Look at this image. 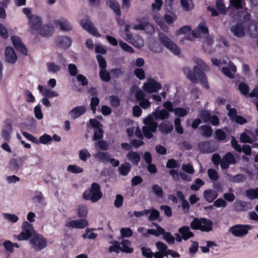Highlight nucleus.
Returning <instances> with one entry per match:
<instances>
[{
    "instance_id": "f257e3e1",
    "label": "nucleus",
    "mask_w": 258,
    "mask_h": 258,
    "mask_svg": "<svg viewBox=\"0 0 258 258\" xmlns=\"http://www.w3.org/2000/svg\"><path fill=\"white\" fill-rule=\"evenodd\" d=\"M195 84L200 83L201 85L206 89H209V86L207 76L204 72H208L210 68L203 60L199 58H195Z\"/></svg>"
},
{
    "instance_id": "f03ea898",
    "label": "nucleus",
    "mask_w": 258,
    "mask_h": 258,
    "mask_svg": "<svg viewBox=\"0 0 258 258\" xmlns=\"http://www.w3.org/2000/svg\"><path fill=\"white\" fill-rule=\"evenodd\" d=\"M102 197V193L100 185L93 182L89 188L85 190L83 194V198L85 200H90L92 203L98 201Z\"/></svg>"
},
{
    "instance_id": "7ed1b4c3",
    "label": "nucleus",
    "mask_w": 258,
    "mask_h": 258,
    "mask_svg": "<svg viewBox=\"0 0 258 258\" xmlns=\"http://www.w3.org/2000/svg\"><path fill=\"white\" fill-rule=\"evenodd\" d=\"M159 39L160 42L173 53L175 55L180 54V49L178 46L172 41L164 33H160L159 34Z\"/></svg>"
},
{
    "instance_id": "20e7f679",
    "label": "nucleus",
    "mask_w": 258,
    "mask_h": 258,
    "mask_svg": "<svg viewBox=\"0 0 258 258\" xmlns=\"http://www.w3.org/2000/svg\"><path fill=\"white\" fill-rule=\"evenodd\" d=\"M130 26L126 25L124 29L125 33V40L134 46L138 48H141L143 46V40L140 36H134L130 32Z\"/></svg>"
},
{
    "instance_id": "39448f33",
    "label": "nucleus",
    "mask_w": 258,
    "mask_h": 258,
    "mask_svg": "<svg viewBox=\"0 0 258 258\" xmlns=\"http://www.w3.org/2000/svg\"><path fill=\"white\" fill-rule=\"evenodd\" d=\"M139 24L134 26V29L136 30H144L145 32L149 34H153L155 33V28L153 25L150 23L148 20L144 18L138 19Z\"/></svg>"
},
{
    "instance_id": "423d86ee",
    "label": "nucleus",
    "mask_w": 258,
    "mask_h": 258,
    "mask_svg": "<svg viewBox=\"0 0 258 258\" xmlns=\"http://www.w3.org/2000/svg\"><path fill=\"white\" fill-rule=\"evenodd\" d=\"M30 243L33 247L37 251H40L45 248L47 245V241L40 234H36L34 235L30 240Z\"/></svg>"
},
{
    "instance_id": "0eeeda50",
    "label": "nucleus",
    "mask_w": 258,
    "mask_h": 258,
    "mask_svg": "<svg viewBox=\"0 0 258 258\" xmlns=\"http://www.w3.org/2000/svg\"><path fill=\"white\" fill-rule=\"evenodd\" d=\"M213 222L209 219L201 218L199 219L195 217V230L209 232L212 229Z\"/></svg>"
},
{
    "instance_id": "6e6552de",
    "label": "nucleus",
    "mask_w": 258,
    "mask_h": 258,
    "mask_svg": "<svg viewBox=\"0 0 258 258\" xmlns=\"http://www.w3.org/2000/svg\"><path fill=\"white\" fill-rule=\"evenodd\" d=\"M22 228V232L17 236L18 240H26L29 239L32 236L33 231L32 224L27 221H24L23 223Z\"/></svg>"
},
{
    "instance_id": "1a4fd4ad",
    "label": "nucleus",
    "mask_w": 258,
    "mask_h": 258,
    "mask_svg": "<svg viewBox=\"0 0 258 258\" xmlns=\"http://www.w3.org/2000/svg\"><path fill=\"white\" fill-rule=\"evenodd\" d=\"M251 228V226L249 225L237 224L231 227L229 231L236 237H243L248 233Z\"/></svg>"
},
{
    "instance_id": "9d476101",
    "label": "nucleus",
    "mask_w": 258,
    "mask_h": 258,
    "mask_svg": "<svg viewBox=\"0 0 258 258\" xmlns=\"http://www.w3.org/2000/svg\"><path fill=\"white\" fill-rule=\"evenodd\" d=\"M181 34H184V36L180 40V43H183L185 40H188L190 41H192L193 40L194 30H191V29L189 26H183L176 31V36H178Z\"/></svg>"
},
{
    "instance_id": "9b49d317",
    "label": "nucleus",
    "mask_w": 258,
    "mask_h": 258,
    "mask_svg": "<svg viewBox=\"0 0 258 258\" xmlns=\"http://www.w3.org/2000/svg\"><path fill=\"white\" fill-rule=\"evenodd\" d=\"M80 25L84 29L91 35L98 37L101 36V34L98 32L97 28L93 26V23L89 19H82L80 21Z\"/></svg>"
},
{
    "instance_id": "f8f14e48",
    "label": "nucleus",
    "mask_w": 258,
    "mask_h": 258,
    "mask_svg": "<svg viewBox=\"0 0 258 258\" xmlns=\"http://www.w3.org/2000/svg\"><path fill=\"white\" fill-rule=\"evenodd\" d=\"M162 88L160 83L150 79L144 85V90L147 93H156Z\"/></svg>"
},
{
    "instance_id": "ddd939ff",
    "label": "nucleus",
    "mask_w": 258,
    "mask_h": 258,
    "mask_svg": "<svg viewBox=\"0 0 258 258\" xmlns=\"http://www.w3.org/2000/svg\"><path fill=\"white\" fill-rule=\"evenodd\" d=\"M198 148L201 152L203 153H211L218 150V147H215L210 141L200 142L198 144Z\"/></svg>"
},
{
    "instance_id": "4468645a",
    "label": "nucleus",
    "mask_w": 258,
    "mask_h": 258,
    "mask_svg": "<svg viewBox=\"0 0 258 258\" xmlns=\"http://www.w3.org/2000/svg\"><path fill=\"white\" fill-rule=\"evenodd\" d=\"M88 225V222L85 218L70 221L66 223V227L69 228L83 229Z\"/></svg>"
},
{
    "instance_id": "2eb2a0df",
    "label": "nucleus",
    "mask_w": 258,
    "mask_h": 258,
    "mask_svg": "<svg viewBox=\"0 0 258 258\" xmlns=\"http://www.w3.org/2000/svg\"><path fill=\"white\" fill-rule=\"evenodd\" d=\"M12 41L15 49L22 54L27 55L28 54V49L23 43L20 37L16 36L12 37Z\"/></svg>"
},
{
    "instance_id": "dca6fc26",
    "label": "nucleus",
    "mask_w": 258,
    "mask_h": 258,
    "mask_svg": "<svg viewBox=\"0 0 258 258\" xmlns=\"http://www.w3.org/2000/svg\"><path fill=\"white\" fill-rule=\"evenodd\" d=\"M145 94L141 90L137 91L135 94V98L139 102L140 106L144 109L148 108L151 105L150 101L145 98Z\"/></svg>"
},
{
    "instance_id": "f3484780",
    "label": "nucleus",
    "mask_w": 258,
    "mask_h": 258,
    "mask_svg": "<svg viewBox=\"0 0 258 258\" xmlns=\"http://www.w3.org/2000/svg\"><path fill=\"white\" fill-rule=\"evenodd\" d=\"M236 159L231 152L227 153L223 156L221 163V167L222 169H227L229 167V164L236 163Z\"/></svg>"
},
{
    "instance_id": "a211bd4d",
    "label": "nucleus",
    "mask_w": 258,
    "mask_h": 258,
    "mask_svg": "<svg viewBox=\"0 0 258 258\" xmlns=\"http://www.w3.org/2000/svg\"><path fill=\"white\" fill-rule=\"evenodd\" d=\"M56 46L58 47L68 49L72 44L71 39L66 36H58L55 39Z\"/></svg>"
},
{
    "instance_id": "6ab92c4d",
    "label": "nucleus",
    "mask_w": 258,
    "mask_h": 258,
    "mask_svg": "<svg viewBox=\"0 0 258 258\" xmlns=\"http://www.w3.org/2000/svg\"><path fill=\"white\" fill-rule=\"evenodd\" d=\"M28 24L31 30L38 31L42 25V19L37 15L31 16L28 19Z\"/></svg>"
},
{
    "instance_id": "aec40b11",
    "label": "nucleus",
    "mask_w": 258,
    "mask_h": 258,
    "mask_svg": "<svg viewBox=\"0 0 258 258\" xmlns=\"http://www.w3.org/2000/svg\"><path fill=\"white\" fill-rule=\"evenodd\" d=\"M39 34L43 37H49L52 35L54 32V27L50 24L42 25L39 29Z\"/></svg>"
},
{
    "instance_id": "412c9836",
    "label": "nucleus",
    "mask_w": 258,
    "mask_h": 258,
    "mask_svg": "<svg viewBox=\"0 0 258 258\" xmlns=\"http://www.w3.org/2000/svg\"><path fill=\"white\" fill-rule=\"evenodd\" d=\"M230 31L237 37L241 38L245 35V28L242 23H237L232 26Z\"/></svg>"
},
{
    "instance_id": "4be33fe9",
    "label": "nucleus",
    "mask_w": 258,
    "mask_h": 258,
    "mask_svg": "<svg viewBox=\"0 0 258 258\" xmlns=\"http://www.w3.org/2000/svg\"><path fill=\"white\" fill-rule=\"evenodd\" d=\"M209 34L208 28L204 22L200 23L197 29L195 30V38H202L203 35H207Z\"/></svg>"
},
{
    "instance_id": "5701e85b",
    "label": "nucleus",
    "mask_w": 258,
    "mask_h": 258,
    "mask_svg": "<svg viewBox=\"0 0 258 258\" xmlns=\"http://www.w3.org/2000/svg\"><path fill=\"white\" fill-rule=\"evenodd\" d=\"M5 57L7 61L14 64L17 60V55L13 47L8 46L5 49Z\"/></svg>"
},
{
    "instance_id": "b1692460",
    "label": "nucleus",
    "mask_w": 258,
    "mask_h": 258,
    "mask_svg": "<svg viewBox=\"0 0 258 258\" xmlns=\"http://www.w3.org/2000/svg\"><path fill=\"white\" fill-rule=\"evenodd\" d=\"M86 110V107L84 105L77 106L69 111V114L72 118L75 119L84 114Z\"/></svg>"
},
{
    "instance_id": "393cba45",
    "label": "nucleus",
    "mask_w": 258,
    "mask_h": 258,
    "mask_svg": "<svg viewBox=\"0 0 258 258\" xmlns=\"http://www.w3.org/2000/svg\"><path fill=\"white\" fill-rule=\"evenodd\" d=\"M214 43L213 38L210 35H207L205 38L203 44V49L206 52L211 53L213 50L212 49V45Z\"/></svg>"
},
{
    "instance_id": "a878e982",
    "label": "nucleus",
    "mask_w": 258,
    "mask_h": 258,
    "mask_svg": "<svg viewBox=\"0 0 258 258\" xmlns=\"http://www.w3.org/2000/svg\"><path fill=\"white\" fill-rule=\"evenodd\" d=\"M27 159V157H19L18 160L19 162H20L21 164L19 165L18 163V161L16 159H13L10 161L9 166L11 170L17 172L20 166H22L23 165V163L25 160Z\"/></svg>"
},
{
    "instance_id": "bb28decb",
    "label": "nucleus",
    "mask_w": 258,
    "mask_h": 258,
    "mask_svg": "<svg viewBox=\"0 0 258 258\" xmlns=\"http://www.w3.org/2000/svg\"><path fill=\"white\" fill-rule=\"evenodd\" d=\"M236 71V66L232 62H230L228 66L223 67L222 72L227 77L232 79L234 77V73Z\"/></svg>"
},
{
    "instance_id": "cd10ccee",
    "label": "nucleus",
    "mask_w": 258,
    "mask_h": 258,
    "mask_svg": "<svg viewBox=\"0 0 258 258\" xmlns=\"http://www.w3.org/2000/svg\"><path fill=\"white\" fill-rule=\"evenodd\" d=\"M250 203L245 201L237 200L233 204L234 209L238 212L247 211L249 209Z\"/></svg>"
},
{
    "instance_id": "c85d7f7f",
    "label": "nucleus",
    "mask_w": 258,
    "mask_h": 258,
    "mask_svg": "<svg viewBox=\"0 0 258 258\" xmlns=\"http://www.w3.org/2000/svg\"><path fill=\"white\" fill-rule=\"evenodd\" d=\"M54 23L56 26H59L60 29L63 31H69L73 29L72 26L67 19L56 20Z\"/></svg>"
},
{
    "instance_id": "c756f323",
    "label": "nucleus",
    "mask_w": 258,
    "mask_h": 258,
    "mask_svg": "<svg viewBox=\"0 0 258 258\" xmlns=\"http://www.w3.org/2000/svg\"><path fill=\"white\" fill-rule=\"evenodd\" d=\"M176 195L177 197L182 202L181 206L184 213H187L190 208L188 202L185 199L184 195L180 190L177 191Z\"/></svg>"
},
{
    "instance_id": "7c9ffc66",
    "label": "nucleus",
    "mask_w": 258,
    "mask_h": 258,
    "mask_svg": "<svg viewBox=\"0 0 258 258\" xmlns=\"http://www.w3.org/2000/svg\"><path fill=\"white\" fill-rule=\"evenodd\" d=\"M204 197L207 202L209 203H212L218 197V193L214 189H209L204 191Z\"/></svg>"
},
{
    "instance_id": "2f4dec72",
    "label": "nucleus",
    "mask_w": 258,
    "mask_h": 258,
    "mask_svg": "<svg viewBox=\"0 0 258 258\" xmlns=\"http://www.w3.org/2000/svg\"><path fill=\"white\" fill-rule=\"evenodd\" d=\"M153 115L156 119H165L169 118V113L165 109L159 110L157 109L153 112Z\"/></svg>"
},
{
    "instance_id": "473e14b6",
    "label": "nucleus",
    "mask_w": 258,
    "mask_h": 258,
    "mask_svg": "<svg viewBox=\"0 0 258 258\" xmlns=\"http://www.w3.org/2000/svg\"><path fill=\"white\" fill-rule=\"evenodd\" d=\"M106 4L111 9L114 11L118 17L121 15L120 6L117 1L115 0H108L106 1Z\"/></svg>"
},
{
    "instance_id": "72a5a7b5",
    "label": "nucleus",
    "mask_w": 258,
    "mask_h": 258,
    "mask_svg": "<svg viewBox=\"0 0 258 258\" xmlns=\"http://www.w3.org/2000/svg\"><path fill=\"white\" fill-rule=\"evenodd\" d=\"M245 5L244 0H229V7L236 10L243 9Z\"/></svg>"
},
{
    "instance_id": "f704fd0d",
    "label": "nucleus",
    "mask_w": 258,
    "mask_h": 258,
    "mask_svg": "<svg viewBox=\"0 0 258 258\" xmlns=\"http://www.w3.org/2000/svg\"><path fill=\"white\" fill-rule=\"evenodd\" d=\"M178 232L181 234L183 239L186 240L193 236V234L190 231L189 228L187 226H184L178 229Z\"/></svg>"
},
{
    "instance_id": "c9c22d12",
    "label": "nucleus",
    "mask_w": 258,
    "mask_h": 258,
    "mask_svg": "<svg viewBox=\"0 0 258 258\" xmlns=\"http://www.w3.org/2000/svg\"><path fill=\"white\" fill-rule=\"evenodd\" d=\"M6 129H4L2 131V136L4 140L7 142L9 141L11 136L10 133L13 131L12 125L10 123H7L5 125Z\"/></svg>"
},
{
    "instance_id": "e433bc0d",
    "label": "nucleus",
    "mask_w": 258,
    "mask_h": 258,
    "mask_svg": "<svg viewBox=\"0 0 258 258\" xmlns=\"http://www.w3.org/2000/svg\"><path fill=\"white\" fill-rule=\"evenodd\" d=\"M159 129L161 133L164 134H169L173 129L172 124L168 122H163L159 124Z\"/></svg>"
},
{
    "instance_id": "4c0bfd02",
    "label": "nucleus",
    "mask_w": 258,
    "mask_h": 258,
    "mask_svg": "<svg viewBox=\"0 0 258 258\" xmlns=\"http://www.w3.org/2000/svg\"><path fill=\"white\" fill-rule=\"evenodd\" d=\"M131 165L128 162L121 164L118 167L119 174L122 176H126L131 170Z\"/></svg>"
},
{
    "instance_id": "58836bf2",
    "label": "nucleus",
    "mask_w": 258,
    "mask_h": 258,
    "mask_svg": "<svg viewBox=\"0 0 258 258\" xmlns=\"http://www.w3.org/2000/svg\"><path fill=\"white\" fill-rule=\"evenodd\" d=\"M126 157L127 159L131 161L133 164L137 165L141 159L139 154L137 152L132 151L129 152Z\"/></svg>"
},
{
    "instance_id": "ea45409f",
    "label": "nucleus",
    "mask_w": 258,
    "mask_h": 258,
    "mask_svg": "<svg viewBox=\"0 0 258 258\" xmlns=\"http://www.w3.org/2000/svg\"><path fill=\"white\" fill-rule=\"evenodd\" d=\"M121 244L122 245V247H120V250L121 251L127 253H131L133 252V248L130 247V245H131V242L128 240H123L121 242Z\"/></svg>"
},
{
    "instance_id": "a19ab883",
    "label": "nucleus",
    "mask_w": 258,
    "mask_h": 258,
    "mask_svg": "<svg viewBox=\"0 0 258 258\" xmlns=\"http://www.w3.org/2000/svg\"><path fill=\"white\" fill-rule=\"evenodd\" d=\"M226 137L227 135L226 133L222 129H217L215 132V138L219 142H226Z\"/></svg>"
},
{
    "instance_id": "79ce46f5",
    "label": "nucleus",
    "mask_w": 258,
    "mask_h": 258,
    "mask_svg": "<svg viewBox=\"0 0 258 258\" xmlns=\"http://www.w3.org/2000/svg\"><path fill=\"white\" fill-rule=\"evenodd\" d=\"M95 157L99 161L107 163L110 159V155L108 153L100 152L96 154Z\"/></svg>"
},
{
    "instance_id": "37998d69",
    "label": "nucleus",
    "mask_w": 258,
    "mask_h": 258,
    "mask_svg": "<svg viewBox=\"0 0 258 258\" xmlns=\"http://www.w3.org/2000/svg\"><path fill=\"white\" fill-rule=\"evenodd\" d=\"M200 129L202 131V135L203 137L209 138L212 135L213 130L212 127L207 125H202Z\"/></svg>"
},
{
    "instance_id": "c03bdc74",
    "label": "nucleus",
    "mask_w": 258,
    "mask_h": 258,
    "mask_svg": "<svg viewBox=\"0 0 258 258\" xmlns=\"http://www.w3.org/2000/svg\"><path fill=\"white\" fill-rule=\"evenodd\" d=\"M245 196L250 200L258 199V187L246 190L245 191Z\"/></svg>"
},
{
    "instance_id": "a18cd8bd",
    "label": "nucleus",
    "mask_w": 258,
    "mask_h": 258,
    "mask_svg": "<svg viewBox=\"0 0 258 258\" xmlns=\"http://www.w3.org/2000/svg\"><path fill=\"white\" fill-rule=\"evenodd\" d=\"M216 7L221 14H225L226 13V9L223 0H217L216 2Z\"/></svg>"
},
{
    "instance_id": "49530a36",
    "label": "nucleus",
    "mask_w": 258,
    "mask_h": 258,
    "mask_svg": "<svg viewBox=\"0 0 258 258\" xmlns=\"http://www.w3.org/2000/svg\"><path fill=\"white\" fill-rule=\"evenodd\" d=\"M78 217L81 219L85 218L88 214V209L85 205H81L78 208Z\"/></svg>"
},
{
    "instance_id": "de8ad7c7",
    "label": "nucleus",
    "mask_w": 258,
    "mask_h": 258,
    "mask_svg": "<svg viewBox=\"0 0 258 258\" xmlns=\"http://www.w3.org/2000/svg\"><path fill=\"white\" fill-rule=\"evenodd\" d=\"M99 77L100 79L104 82H108L111 79L110 73L106 71V69L100 70Z\"/></svg>"
},
{
    "instance_id": "09e8293b",
    "label": "nucleus",
    "mask_w": 258,
    "mask_h": 258,
    "mask_svg": "<svg viewBox=\"0 0 258 258\" xmlns=\"http://www.w3.org/2000/svg\"><path fill=\"white\" fill-rule=\"evenodd\" d=\"M249 89L248 86L244 82H241L238 85V90L240 93L244 96L248 95Z\"/></svg>"
},
{
    "instance_id": "8fccbe9b",
    "label": "nucleus",
    "mask_w": 258,
    "mask_h": 258,
    "mask_svg": "<svg viewBox=\"0 0 258 258\" xmlns=\"http://www.w3.org/2000/svg\"><path fill=\"white\" fill-rule=\"evenodd\" d=\"M152 191L156 197L160 198L163 197V191L162 188L158 184H153L152 187Z\"/></svg>"
},
{
    "instance_id": "3c124183",
    "label": "nucleus",
    "mask_w": 258,
    "mask_h": 258,
    "mask_svg": "<svg viewBox=\"0 0 258 258\" xmlns=\"http://www.w3.org/2000/svg\"><path fill=\"white\" fill-rule=\"evenodd\" d=\"M96 58L99 64V67L100 70H104L106 69L107 68V63L105 59L104 58L103 56L100 54H98L96 55Z\"/></svg>"
},
{
    "instance_id": "603ef678",
    "label": "nucleus",
    "mask_w": 258,
    "mask_h": 258,
    "mask_svg": "<svg viewBox=\"0 0 258 258\" xmlns=\"http://www.w3.org/2000/svg\"><path fill=\"white\" fill-rule=\"evenodd\" d=\"M211 116V113L206 110H202L200 113V117L205 123L209 122Z\"/></svg>"
},
{
    "instance_id": "864d4df0",
    "label": "nucleus",
    "mask_w": 258,
    "mask_h": 258,
    "mask_svg": "<svg viewBox=\"0 0 258 258\" xmlns=\"http://www.w3.org/2000/svg\"><path fill=\"white\" fill-rule=\"evenodd\" d=\"M47 70L49 72L55 73L59 71L60 68L59 66L56 64L54 62H49L47 63Z\"/></svg>"
},
{
    "instance_id": "5fc2aeb1",
    "label": "nucleus",
    "mask_w": 258,
    "mask_h": 258,
    "mask_svg": "<svg viewBox=\"0 0 258 258\" xmlns=\"http://www.w3.org/2000/svg\"><path fill=\"white\" fill-rule=\"evenodd\" d=\"M90 157L91 154L87 149L84 148L80 151L79 158L82 161H86Z\"/></svg>"
},
{
    "instance_id": "6e6d98bb",
    "label": "nucleus",
    "mask_w": 258,
    "mask_h": 258,
    "mask_svg": "<svg viewBox=\"0 0 258 258\" xmlns=\"http://www.w3.org/2000/svg\"><path fill=\"white\" fill-rule=\"evenodd\" d=\"M100 103V100L97 97H93L91 99L90 107L93 113H95L96 107Z\"/></svg>"
},
{
    "instance_id": "4d7b16f0",
    "label": "nucleus",
    "mask_w": 258,
    "mask_h": 258,
    "mask_svg": "<svg viewBox=\"0 0 258 258\" xmlns=\"http://www.w3.org/2000/svg\"><path fill=\"white\" fill-rule=\"evenodd\" d=\"M119 44L120 47L125 51L130 53H133L135 51L134 49L128 44L124 42L122 40L119 41Z\"/></svg>"
},
{
    "instance_id": "13d9d810",
    "label": "nucleus",
    "mask_w": 258,
    "mask_h": 258,
    "mask_svg": "<svg viewBox=\"0 0 258 258\" xmlns=\"http://www.w3.org/2000/svg\"><path fill=\"white\" fill-rule=\"evenodd\" d=\"M43 95L49 99L54 97L58 96V94L56 91L45 88L43 92Z\"/></svg>"
},
{
    "instance_id": "bf43d9fd",
    "label": "nucleus",
    "mask_w": 258,
    "mask_h": 258,
    "mask_svg": "<svg viewBox=\"0 0 258 258\" xmlns=\"http://www.w3.org/2000/svg\"><path fill=\"white\" fill-rule=\"evenodd\" d=\"M141 250L144 256L146 258H153V252L150 248L143 246L141 247Z\"/></svg>"
},
{
    "instance_id": "052dcab7",
    "label": "nucleus",
    "mask_w": 258,
    "mask_h": 258,
    "mask_svg": "<svg viewBox=\"0 0 258 258\" xmlns=\"http://www.w3.org/2000/svg\"><path fill=\"white\" fill-rule=\"evenodd\" d=\"M103 137V131L102 128V127L94 128V133L93 136V140L97 141L98 140H100Z\"/></svg>"
},
{
    "instance_id": "680f3d73",
    "label": "nucleus",
    "mask_w": 258,
    "mask_h": 258,
    "mask_svg": "<svg viewBox=\"0 0 258 258\" xmlns=\"http://www.w3.org/2000/svg\"><path fill=\"white\" fill-rule=\"evenodd\" d=\"M67 170L73 173H80L83 171V169L77 165H70L67 167Z\"/></svg>"
},
{
    "instance_id": "e2e57ef3",
    "label": "nucleus",
    "mask_w": 258,
    "mask_h": 258,
    "mask_svg": "<svg viewBox=\"0 0 258 258\" xmlns=\"http://www.w3.org/2000/svg\"><path fill=\"white\" fill-rule=\"evenodd\" d=\"M183 71L191 82L194 83V71L187 67H184L183 68Z\"/></svg>"
},
{
    "instance_id": "0e129e2a",
    "label": "nucleus",
    "mask_w": 258,
    "mask_h": 258,
    "mask_svg": "<svg viewBox=\"0 0 258 258\" xmlns=\"http://www.w3.org/2000/svg\"><path fill=\"white\" fill-rule=\"evenodd\" d=\"M120 233L122 237H130L133 234V232L130 228H122L120 229Z\"/></svg>"
},
{
    "instance_id": "69168bd1",
    "label": "nucleus",
    "mask_w": 258,
    "mask_h": 258,
    "mask_svg": "<svg viewBox=\"0 0 258 258\" xmlns=\"http://www.w3.org/2000/svg\"><path fill=\"white\" fill-rule=\"evenodd\" d=\"M156 246L157 248L163 253H164V255H166V252L168 249L166 244L161 241H157L156 243Z\"/></svg>"
},
{
    "instance_id": "338daca9",
    "label": "nucleus",
    "mask_w": 258,
    "mask_h": 258,
    "mask_svg": "<svg viewBox=\"0 0 258 258\" xmlns=\"http://www.w3.org/2000/svg\"><path fill=\"white\" fill-rule=\"evenodd\" d=\"M52 140V137L46 134H44L39 138V143L47 144Z\"/></svg>"
},
{
    "instance_id": "774afa93",
    "label": "nucleus",
    "mask_w": 258,
    "mask_h": 258,
    "mask_svg": "<svg viewBox=\"0 0 258 258\" xmlns=\"http://www.w3.org/2000/svg\"><path fill=\"white\" fill-rule=\"evenodd\" d=\"M163 239L169 244H173L175 242V238L170 232L165 233Z\"/></svg>"
}]
</instances>
